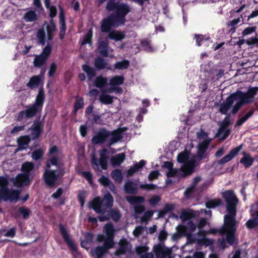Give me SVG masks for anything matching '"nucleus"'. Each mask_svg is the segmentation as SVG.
<instances>
[{"instance_id": "1", "label": "nucleus", "mask_w": 258, "mask_h": 258, "mask_svg": "<svg viewBox=\"0 0 258 258\" xmlns=\"http://www.w3.org/2000/svg\"><path fill=\"white\" fill-rule=\"evenodd\" d=\"M105 10L112 12L103 18L100 22V29L102 33H109L108 37L115 41H121L125 37L123 32L112 30V28L124 26L126 22L125 17L131 11L130 6L124 3L109 0L106 4Z\"/></svg>"}, {"instance_id": "2", "label": "nucleus", "mask_w": 258, "mask_h": 258, "mask_svg": "<svg viewBox=\"0 0 258 258\" xmlns=\"http://www.w3.org/2000/svg\"><path fill=\"white\" fill-rule=\"evenodd\" d=\"M47 155L49 159L46 161V169L44 171L43 177L46 185L49 187H52L59 184L58 181L63 176V174L60 175L57 173L56 170H51L50 168L52 165L58 166L62 157V152L57 146L53 145L49 148Z\"/></svg>"}, {"instance_id": "3", "label": "nucleus", "mask_w": 258, "mask_h": 258, "mask_svg": "<svg viewBox=\"0 0 258 258\" xmlns=\"http://www.w3.org/2000/svg\"><path fill=\"white\" fill-rule=\"evenodd\" d=\"M257 92L258 87H255L249 88L246 92L237 90L235 92L232 93L233 102L235 101H238L232 108V113L236 114L243 105L252 102Z\"/></svg>"}, {"instance_id": "4", "label": "nucleus", "mask_w": 258, "mask_h": 258, "mask_svg": "<svg viewBox=\"0 0 258 258\" xmlns=\"http://www.w3.org/2000/svg\"><path fill=\"white\" fill-rule=\"evenodd\" d=\"M224 225L219 229H213L212 232L214 233L219 232L221 235H226V241L232 245L235 242V234L236 231V221L235 218L230 216H224Z\"/></svg>"}, {"instance_id": "5", "label": "nucleus", "mask_w": 258, "mask_h": 258, "mask_svg": "<svg viewBox=\"0 0 258 258\" xmlns=\"http://www.w3.org/2000/svg\"><path fill=\"white\" fill-rule=\"evenodd\" d=\"M222 195L227 203L226 208L229 214L226 216H230L234 218H235L238 199L234 191L232 190H226L222 193Z\"/></svg>"}, {"instance_id": "6", "label": "nucleus", "mask_w": 258, "mask_h": 258, "mask_svg": "<svg viewBox=\"0 0 258 258\" xmlns=\"http://www.w3.org/2000/svg\"><path fill=\"white\" fill-rule=\"evenodd\" d=\"M110 138V131L104 127L100 128L91 139L93 145H102L105 143Z\"/></svg>"}, {"instance_id": "7", "label": "nucleus", "mask_w": 258, "mask_h": 258, "mask_svg": "<svg viewBox=\"0 0 258 258\" xmlns=\"http://www.w3.org/2000/svg\"><path fill=\"white\" fill-rule=\"evenodd\" d=\"M40 111V109L34 104L28 105L26 109L20 111L17 116V120L21 121L25 119L31 118L34 117Z\"/></svg>"}, {"instance_id": "8", "label": "nucleus", "mask_w": 258, "mask_h": 258, "mask_svg": "<svg viewBox=\"0 0 258 258\" xmlns=\"http://www.w3.org/2000/svg\"><path fill=\"white\" fill-rule=\"evenodd\" d=\"M196 216V212L194 211H183L181 213L180 218L183 221L188 220L186 227L190 232H193L196 230L197 225L190 220Z\"/></svg>"}, {"instance_id": "9", "label": "nucleus", "mask_w": 258, "mask_h": 258, "mask_svg": "<svg viewBox=\"0 0 258 258\" xmlns=\"http://www.w3.org/2000/svg\"><path fill=\"white\" fill-rule=\"evenodd\" d=\"M58 226L59 229V232L64 241L70 247V249L74 252L77 251V247L76 244L74 242L73 240L70 238V235L64 226L61 223L59 224Z\"/></svg>"}, {"instance_id": "10", "label": "nucleus", "mask_w": 258, "mask_h": 258, "mask_svg": "<svg viewBox=\"0 0 258 258\" xmlns=\"http://www.w3.org/2000/svg\"><path fill=\"white\" fill-rule=\"evenodd\" d=\"M209 144L210 141L208 140H205L199 144L196 155L197 159L199 161H201L208 157V154L206 151L209 147Z\"/></svg>"}, {"instance_id": "11", "label": "nucleus", "mask_w": 258, "mask_h": 258, "mask_svg": "<svg viewBox=\"0 0 258 258\" xmlns=\"http://www.w3.org/2000/svg\"><path fill=\"white\" fill-rule=\"evenodd\" d=\"M118 245V248L114 252L115 255L116 256L125 254L132 248L130 242L125 238H122L119 240Z\"/></svg>"}, {"instance_id": "12", "label": "nucleus", "mask_w": 258, "mask_h": 258, "mask_svg": "<svg viewBox=\"0 0 258 258\" xmlns=\"http://www.w3.org/2000/svg\"><path fill=\"white\" fill-rule=\"evenodd\" d=\"M43 125L40 121H35L31 127V139L33 140H37L43 132Z\"/></svg>"}, {"instance_id": "13", "label": "nucleus", "mask_w": 258, "mask_h": 258, "mask_svg": "<svg viewBox=\"0 0 258 258\" xmlns=\"http://www.w3.org/2000/svg\"><path fill=\"white\" fill-rule=\"evenodd\" d=\"M100 201L102 205L103 214H104L107 209H111L113 204V198L110 192L106 194Z\"/></svg>"}, {"instance_id": "14", "label": "nucleus", "mask_w": 258, "mask_h": 258, "mask_svg": "<svg viewBox=\"0 0 258 258\" xmlns=\"http://www.w3.org/2000/svg\"><path fill=\"white\" fill-rule=\"evenodd\" d=\"M109 216L101 215L98 216V218L100 222L108 221L110 217L115 222H117L121 218V215L119 211L117 209H112L108 212Z\"/></svg>"}, {"instance_id": "15", "label": "nucleus", "mask_w": 258, "mask_h": 258, "mask_svg": "<svg viewBox=\"0 0 258 258\" xmlns=\"http://www.w3.org/2000/svg\"><path fill=\"white\" fill-rule=\"evenodd\" d=\"M242 148V145H240L232 149L229 154L218 161V163L219 164H224L231 161L234 157L238 155L239 152L241 150Z\"/></svg>"}, {"instance_id": "16", "label": "nucleus", "mask_w": 258, "mask_h": 258, "mask_svg": "<svg viewBox=\"0 0 258 258\" xmlns=\"http://www.w3.org/2000/svg\"><path fill=\"white\" fill-rule=\"evenodd\" d=\"M232 98V94H231L226 98L225 101L220 105L219 111L222 114L226 115L232 107L233 104V100Z\"/></svg>"}, {"instance_id": "17", "label": "nucleus", "mask_w": 258, "mask_h": 258, "mask_svg": "<svg viewBox=\"0 0 258 258\" xmlns=\"http://www.w3.org/2000/svg\"><path fill=\"white\" fill-rule=\"evenodd\" d=\"M196 168V161L193 159H191L185 164L181 168L183 174L181 175L184 177L192 174Z\"/></svg>"}, {"instance_id": "18", "label": "nucleus", "mask_w": 258, "mask_h": 258, "mask_svg": "<svg viewBox=\"0 0 258 258\" xmlns=\"http://www.w3.org/2000/svg\"><path fill=\"white\" fill-rule=\"evenodd\" d=\"M89 208L92 209L96 213L103 214L99 197H96L89 202Z\"/></svg>"}, {"instance_id": "19", "label": "nucleus", "mask_w": 258, "mask_h": 258, "mask_svg": "<svg viewBox=\"0 0 258 258\" xmlns=\"http://www.w3.org/2000/svg\"><path fill=\"white\" fill-rule=\"evenodd\" d=\"M45 94L44 88L43 87H41L39 89L38 93L36 96L35 102L33 104L39 108L40 111H41L43 106Z\"/></svg>"}, {"instance_id": "20", "label": "nucleus", "mask_w": 258, "mask_h": 258, "mask_svg": "<svg viewBox=\"0 0 258 258\" xmlns=\"http://www.w3.org/2000/svg\"><path fill=\"white\" fill-rule=\"evenodd\" d=\"M43 78V74L42 73L39 75L32 76L27 84V86L31 89L38 87L40 85Z\"/></svg>"}, {"instance_id": "21", "label": "nucleus", "mask_w": 258, "mask_h": 258, "mask_svg": "<svg viewBox=\"0 0 258 258\" xmlns=\"http://www.w3.org/2000/svg\"><path fill=\"white\" fill-rule=\"evenodd\" d=\"M124 192L128 194H136L138 192V184L132 181L128 180L123 185Z\"/></svg>"}, {"instance_id": "22", "label": "nucleus", "mask_w": 258, "mask_h": 258, "mask_svg": "<svg viewBox=\"0 0 258 258\" xmlns=\"http://www.w3.org/2000/svg\"><path fill=\"white\" fill-rule=\"evenodd\" d=\"M251 215L253 218L248 220L245 223V226L248 229L258 227V210L251 213Z\"/></svg>"}, {"instance_id": "23", "label": "nucleus", "mask_w": 258, "mask_h": 258, "mask_svg": "<svg viewBox=\"0 0 258 258\" xmlns=\"http://www.w3.org/2000/svg\"><path fill=\"white\" fill-rule=\"evenodd\" d=\"M122 138L121 132L119 130L110 131V138L107 143V146L110 147L117 142Z\"/></svg>"}, {"instance_id": "24", "label": "nucleus", "mask_w": 258, "mask_h": 258, "mask_svg": "<svg viewBox=\"0 0 258 258\" xmlns=\"http://www.w3.org/2000/svg\"><path fill=\"white\" fill-rule=\"evenodd\" d=\"M95 68L98 70H102L105 69H109L107 60L101 56L95 58L94 62Z\"/></svg>"}, {"instance_id": "25", "label": "nucleus", "mask_w": 258, "mask_h": 258, "mask_svg": "<svg viewBox=\"0 0 258 258\" xmlns=\"http://www.w3.org/2000/svg\"><path fill=\"white\" fill-rule=\"evenodd\" d=\"M243 157L240 160V163L244 165L245 168L250 167L254 162V159L252 158L250 155L246 152H242Z\"/></svg>"}, {"instance_id": "26", "label": "nucleus", "mask_w": 258, "mask_h": 258, "mask_svg": "<svg viewBox=\"0 0 258 258\" xmlns=\"http://www.w3.org/2000/svg\"><path fill=\"white\" fill-rule=\"evenodd\" d=\"M109 44L107 40H102L99 42L98 49L100 55L103 57L108 56Z\"/></svg>"}, {"instance_id": "27", "label": "nucleus", "mask_w": 258, "mask_h": 258, "mask_svg": "<svg viewBox=\"0 0 258 258\" xmlns=\"http://www.w3.org/2000/svg\"><path fill=\"white\" fill-rule=\"evenodd\" d=\"M125 155L124 153L116 154L111 158V163L113 166L120 165L125 160Z\"/></svg>"}, {"instance_id": "28", "label": "nucleus", "mask_w": 258, "mask_h": 258, "mask_svg": "<svg viewBox=\"0 0 258 258\" xmlns=\"http://www.w3.org/2000/svg\"><path fill=\"white\" fill-rule=\"evenodd\" d=\"M153 250L156 258H165L166 251L164 245L161 244L155 245L153 247Z\"/></svg>"}, {"instance_id": "29", "label": "nucleus", "mask_w": 258, "mask_h": 258, "mask_svg": "<svg viewBox=\"0 0 258 258\" xmlns=\"http://www.w3.org/2000/svg\"><path fill=\"white\" fill-rule=\"evenodd\" d=\"M30 142V138L29 136L21 137L18 140V150H23L26 149Z\"/></svg>"}, {"instance_id": "30", "label": "nucleus", "mask_w": 258, "mask_h": 258, "mask_svg": "<svg viewBox=\"0 0 258 258\" xmlns=\"http://www.w3.org/2000/svg\"><path fill=\"white\" fill-rule=\"evenodd\" d=\"M34 165L32 162H26L22 165L21 170L24 173L23 177L28 178L30 175V172L34 168Z\"/></svg>"}, {"instance_id": "31", "label": "nucleus", "mask_w": 258, "mask_h": 258, "mask_svg": "<svg viewBox=\"0 0 258 258\" xmlns=\"http://www.w3.org/2000/svg\"><path fill=\"white\" fill-rule=\"evenodd\" d=\"M126 199L131 205L134 206L143 203L145 201L144 198L141 196H127Z\"/></svg>"}, {"instance_id": "32", "label": "nucleus", "mask_w": 258, "mask_h": 258, "mask_svg": "<svg viewBox=\"0 0 258 258\" xmlns=\"http://www.w3.org/2000/svg\"><path fill=\"white\" fill-rule=\"evenodd\" d=\"M107 85V79L100 75L97 76L94 81V85L98 88L105 87Z\"/></svg>"}, {"instance_id": "33", "label": "nucleus", "mask_w": 258, "mask_h": 258, "mask_svg": "<svg viewBox=\"0 0 258 258\" xmlns=\"http://www.w3.org/2000/svg\"><path fill=\"white\" fill-rule=\"evenodd\" d=\"M124 81V78L122 76H114L109 80V84L111 87H115L122 85Z\"/></svg>"}, {"instance_id": "34", "label": "nucleus", "mask_w": 258, "mask_h": 258, "mask_svg": "<svg viewBox=\"0 0 258 258\" xmlns=\"http://www.w3.org/2000/svg\"><path fill=\"white\" fill-rule=\"evenodd\" d=\"M82 70L87 75L88 80H91L96 75L95 70L88 64H84L82 67Z\"/></svg>"}, {"instance_id": "35", "label": "nucleus", "mask_w": 258, "mask_h": 258, "mask_svg": "<svg viewBox=\"0 0 258 258\" xmlns=\"http://www.w3.org/2000/svg\"><path fill=\"white\" fill-rule=\"evenodd\" d=\"M24 19L28 22H34L37 19V15L34 11L30 10L24 14Z\"/></svg>"}, {"instance_id": "36", "label": "nucleus", "mask_w": 258, "mask_h": 258, "mask_svg": "<svg viewBox=\"0 0 258 258\" xmlns=\"http://www.w3.org/2000/svg\"><path fill=\"white\" fill-rule=\"evenodd\" d=\"M92 36H93V30L91 28L90 29L86 35L83 37L81 45H84L86 44H89L91 45L92 44Z\"/></svg>"}, {"instance_id": "37", "label": "nucleus", "mask_w": 258, "mask_h": 258, "mask_svg": "<svg viewBox=\"0 0 258 258\" xmlns=\"http://www.w3.org/2000/svg\"><path fill=\"white\" fill-rule=\"evenodd\" d=\"M47 59L41 54L37 55L34 59V66L36 68H41L45 63Z\"/></svg>"}, {"instance_id": "38", "label": "nucleus", "mask_w": 258, "mask_h": 258, "mask_svg": "<svg viewBox=\"0 0 258 258\" xmlns=\"http://www.w3.org/2000/svg\"><path fill=\"white\" fill-rule=\"evenodd\" d=\"M99 99L102 103L104 104H110L113 102V97L104 93L100 94Z\"/></svg>"}, {"instance_id": "39", "label": "nucleus", "mask_w": 258, "mask_h": 258, "mask_svg": "<svg viewBox=\"0 0 258 258\" xmlns=\"http://www.w3.org/2000/svg\"><path fill=\"white\" fill-rule=\"evenodd\" d=\"M17 213L19 215H22L24 219L27 220L29 219L30 217L31 211L29 209L26 207H20L18 208Z\"/></svg>"}, {"instance_id": "40", "label": "nucleus", "mask_w": 258, "mask_h": 258, "mask_svg": "<svg viewBox=\"0 0 258 258\" xmlns=\"http://www.w3.org/2000/svg\"><path fill=\"white\" fill-rule=\"evenodd\" d=\"M254 109H251L242 117L238 119L236 123V126H241L249 118L251 117L254 113Z\"/></svg>"}, {"instance_id": "41", "label": "nucleus", "mask_w": 258, "mask_h": 258, "mask_svg": "<svg viewBox=\"0 0 258 258\" xmlns=\"http://www.w3.org/2000/svg\"><path fill=\"white\" fill-rule=\"evenodd\" d=\"M129 66L130 61L126 59H124L120 61H117L114 64V67L115 69L121 70L126 69Z\"/></svg>"}, {"instance_id": "42", "label": "nucleus", "mask_w": 258, "mask_h": 258, "mask_svg": "<svg viewBox=\"0 0 258 258\" xmlns=\"http://www.w3.org/2000/svg\"><path fill=\"white\" fill-rule=\"evenodd\" d=\"M104 231L107 235V237H114V229L113 226L111 223H107L104 227Z\"/></svg>"}, {"instance_id": "43", "label": "nucleus", "mask_w": 258, "mask_h": 258, "mask_svg": "<svg viewBox=\"0 0 258 258\" xmlns=\"http://www.w3.org/2000/svg\"><path fill=\"white\" fill-rule=\"evenodd\" d=\"M230 124V121L228 116L225 117L224 119L221 122L220 127L218 130L219 134L223 133L224 130Z\"/></svg>"}, {"instance_id": "44", "label": "nucleus", "mask_w": 258, "mask_h": 258, "mask_svg": "<svg viewBox=\"0 0 258 258\" xmlns=\"http://www.w3.org/2000/svg\"><path fill=\"white\" fill-rule=\"evenodd\" d=\"M222 202L220 199L210 200L206 203V207L208 209L214 208L222 205Z\"/></svg>"}, {"instance_id": "45", "label": "nucleus", "mask_w": 258, "mask_h": 258, "mask_svg": "<svg viewBox=\"0 0 258 258\" xmlns=\"http://www.w3.org/2000/svg\"><path fill=\"white\" fill-rule=\"evenodd\" d=\"M189 158L188 153L187 152H183L178 155L177 160L179 163L185 164L189 161Z\"/></svg>"}, {"instance_id": "46", "label": "nucleus", "mask_w": 258, "mask_h": 258, "mask_svg": "<svg viewBox=\"0 0 258 258\" xmlns=\"http://www.w3.org/2000/svg\"><path fill=\"white\" fill-rule=\"evenodd\" d=\"M111 176L115 181L119 183L121 182L122 180V174L120 169H115L113 170L111 173Z\"/></svg>"}, {"instance_id": "47", "label": "nucleus", "mask_w": 258, "mask_h": 258, "mask_svg": "<svg viewBox=\"0 0 258 258\" xmlns=\"http://www.w3.org/2000/svg\"><path fill=\"white\" fill-rule=\"evenodd\" d=\"M84 236L85 240L84 241H82L81 243V246L83 247H85L84 245V243H91L92 242L93 239V234L90 232H86Z\"/></svg>"}, {"instance_id": "48", "label": "nucleus", "mask_w": 258, "mask_h": 258, "mask_svg": "<svg viewBox=\"0 0 258 258\" xmlns=\"http://www.w3.org/2000/svg\"><path fill=\"white\" fill-rule=\"evenodd\" d=\"M113 238L107 237L104 241L103 245L102 246L107 251L108 249L112 248L114 246Z\"/></svg>"}, {"instance_id": "49", "label": "nucleus", "mask_w": 258, "mask_h": 258, "mask_svg": "<svg viewBox=\"0 0 258 258\" xmlns=\"http://www.w3.org/2000/svg\"><path fill=\"white\" fill-rule=\"evenodd\" d=\"M84 105V99L82 97L79 98L76 100L74 106V111H77L79 109L82 108Z\"/></svg>"}, {"instance_id": "50", "label": "nucleus", "mask_w": 258, "mask_h": 258, "mask_svg": "<svg viewBox=\"0 0 258 258\" xmlns=\"http://www.w3.org/2000/svg\"><path fill=\"white\" fill-rule=\"evenodd\" d=\"M43 155V151L41 149L35 150L33 152L32 157L36 161H38L40 159Z\"/></svg>"}, {"instance_id": "51", "label": "nucleus", "mask_w": 258, "mask_h": 258, "mask_svg": "<svg viewBox=\"0 0 258 258\" xmlns=\"http://www.w3.org/2000/svg\"><path fill=\"white\" fill-rule=\"evenodd\" d=\"M82 175L88 181L89 184L92 185L93 182V175L90 171H83L82 172Z\"/></svg>"}, {"instance_id": "52", "label": "nucleus", "mask_w": 258, "mask_h": 258, "mask_svg": "<svg viewBox=\"0 0 258 258\" xmlns=\"http://www.w3.org/2000/svg\"><path fill=\"white\" fill-rule=\"evenodd\" d=\"M107 251L102 246H98L95 249V253L97 256H102Z\"/></svg>"}, {"instance_id": "53", "label": "nucleus", "mask_w": 258, "mask_h": 258, "mask_svg": "<svg viewBox=\"0 0 258 258\" xmlns=\"http://www.w3.org/2000/svg\"><path fill=\"white\" fill-rule=\"evenodd\" d=\"M52 47L50 44L47 45L43 49L42 53L40 54L42 55L46 59L48 58L51 52Z\"/></svg>"}, {"instance_id": "54", "label": "nucleus", "mask_w": 258, "mask_h": 258, "mask_svg": "<svg viewBox=\"0 0 258 258\" xmlns=\"http://www.w3.org/2000/svg\"><path fill=\"white\" fill-rule=\"evenodd\" d=\"M106 159L107 157L106 156V155L102 153L100 155L99 163L103 169H106L107 168V163Z\"/></svg>"}, {"instance_id": "55", "label": "nucleus", "mask_w": 258, "mask_h": 258, "mask_svg": "<svg viewBox=\"0 0 258 258\" xmlns=\"http://www.w3.org/2000/svg\"><path fill=\"white\" fill-rule=\"evenodd\" d=\"M8 184V179L4 176H0V186L1 187L0 190H2L3 188H8L7 187Z\"/></svg>"}, {"instance_id": "56", "label": "nucleus", "mask_w": 258, "mask_h": 258, "mask_svg": "<svg viewBox=\"0 0 258 258\" xmlns=\"http://www.w3.org/2000/svg\"><path fill=\"white\" fill-rule=\"evenodd\" d=\"M195 39L197 45L198 46H200L203 41L208 40V38H206L204 35L200 34L195 35Z\"/></svg>"}, {"instance_id": "57", "label": "nucleus", "mask_w": 258, "mask_h": 258, "mask_svg": "<svg viewBox=\"0 0 258 258\" xmlns=\"http://www.w3.org/2000/svg\"><path fill=\"white\" fill-rule=\"evenodd\" d=\"M154 212L152 211H147L142 216L141 220L143 222H147L149 221L153 216Z\"/></svg>"}, {"instance_id": "58", "label": "nucleus", "mask_w": 258, "mask_h": 258, "mask_svg": "<svg viewBox=\"0 0 258 258\" xmlns=\"http://www.w3.org/2000/svg\"><path fill=\"white\" fill-rule=\"evenodd\" d=\"M56 69H57V66H56V63L55 62L51 63L50 64L49 71L48 73V77L50 78L53 77L54 75V74L56 71Z\"/></svg>"}, {"instance_id": "59", "label": "nucleus", "mask_w": 258, "mask_h": 258, "mask_svg": "<svg viewBox=\"0 0 258 258\" xmlns=\"http://www.w3.org/2000/svg\"><path fill=\"white\" fill-rule=\"evenodd\" d=\"M141 189H146L147 190H151L156 189L157 186L154 184H142L140 185Z\"/></svg>"}, {"instance_id": "60", "label": "nucleus", "mask_w": 258, "mask_h": 258, "mask_svg": "<svg viewBox=\"0 0 258 258\" xmlns=\"http://www.w3.org/2000/svg\"><path fill=\"white\" fill-rule=\"evenodd\" d=\"M149 250V247L147 246H137L136 248V251L137 254L139 255H141V254L143 253H146V252Z\"/></svg>"}, {"instance_id": "61", "label": "nucleus", "mask_w": 258, "mask_h": 258, "mask_svg": "<svg viewBox=\"0 0 258 258\" xmlns=\"http://www.w3.org/2000/svg\"><path fill=\"white\" fill-rule=\"evenodd\" d=\"M178 173L179 172L177 169L172 168L169 170L166 175L168 177H173L175 176H179Z\"/></svg>"}, {"instance_id": "62", "label": "nucleus", "mask_w": 258, "mask_h": 258, "mask_svg": "<svg viewBox=\"0 0 258 258\" xmlns=\"http://www.w3.org/2000/svg\"><path fill=\"white\" fill-rule=\"evenodd\" d=\"M98 181L103 186H107V185H109L110 182L111 181L110 179L106 176H105L104 175H102L99 179Z\"/></svg>"}, {"instance_id": "63", "label": "nucleus", "mask_w": 258, "mask_h": 258, "mask_svg": "<svg viewBox=\"0 0 258 258\" xmlns=\"http://www.w3.org/2000/svg\"><path fill=\"white\" fill-rule=\"evenodd\" d=\"M160 173L158 170H152L148 175V179L150 181H153L157 179Z\"/></svg>"}, {"instance_id": "64", "label": "nucleus", "mask_w": 258, "mask_h": 258, "mask_svg": "<svg viewBox=\"0 0 258 258\" xmlns=\"http://www.w3.org/2000/svg\"><path fill=\"white\" fill-rule=\"evenodd\" d=\"M161 200V198L159 196H154L151 197L149 202L151 206L156 205Z\"/></svg>"}]
</instances>
